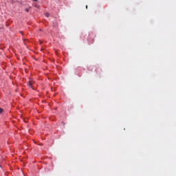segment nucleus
Here are the masks:
<instances>
[{"label": "nucleus", "mask_w": 176, "mask_h": 176, "mask_svg": "<svg viewBox=\"0 0 176 176\" xmlns=\"http://www.w3.org/2000/svg\"><path fill=\"white\" fill-rule=\"evenodd\" d=\"M49 15H50L49 13H46V14H45V16H46L47 17H49Z\"/></svg>", "instance_id": "20e7f679"}, {"label": "nucleus", "mask_w": 176, "mask_h": 176, "mask_svg": "<svg viewBox=\"0 0 176 176\" xmlns=\"http://www.w3.org/2000/svg\"><path fill=\"white\" fill-rule=\"evenodd\" d=\"M86 8L87 9V6H86Z\"/></svg>", "instance_id": "423d86ee"}, {"label": "nucleus", "mask_w": 176, "mask_h": 176, "mask_svg": "<svg viewBox=\"0 0 176 176\" xmlns=\"http://www.w3.org/2000/svg\"><path fill=\"white\" fill-rule=\"evenodd\" d=\"M34 1L38 2V0H33Z\"/></svg>", "instance_id": "39448f33"}, {"label": "nucleus", "mask_w": 176, "mask_h": 176, "mask_svg": "<svg viewBox=\"0 0 176 176\" xmlns=\"http://www.w3.org/2000/svg\"><path fill=\"white\" fill-rule=\"evenodd\" d=\"M3 112V109H0V113H2Z\"/></svg>", "instance_id": "f03ea898"}, {"label": "nucleus", "mask_w": 176, "mask_h": 176, "mask_svg": "<svg viewBox=\"0 0 176 176\" xmlns=\"http://www.w3.org/2000/svg\"><path fill=\"white\" fill-rule=\"evenodd\" d=\"M25 12H30V9H28V8H26V9H25Z\"/></svg>", "instance_id": "7ed1b4c3"}, {"label": "nucleus", "mask_w": 176, "mask_h": 176, "mask_svg": "<svg viewBox=\"0 0 176 176\" xmlns=\"http://www.w3.org/2000/svg\"><path fill=\"white\" fill-rule=\"evenodd\" d=\"M32 84H33L32 81H29V84H28L29 87L32 88Z\"/></svg>", "instance_id": "f257e3e1"}]
</instances>
